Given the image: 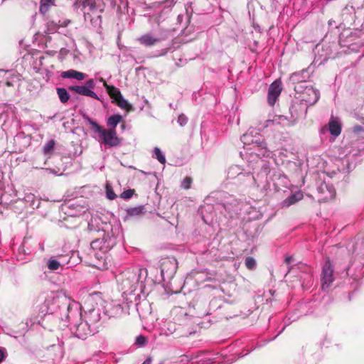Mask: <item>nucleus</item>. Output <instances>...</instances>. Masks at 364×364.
I'll return each mask as SVG.
<instances>
[{"label":"nucleus","instance_id":"nucleus-12","mask_svg":"<svg viewBox=\"0 0 364 364\" xmlns=\"http://www.w3.org/2000/svg\"><path fill=\"white\" fill-rule=\"evenodd\" d=\"M175 258H167L162 261L161 264V272L164 279H171L176 272L178 266Z\"/></svg>","mask_w":364,"mask_h":364},{"label":"nucleus","instance_id":"nucleus-13","mask_svg":"<svg viewBox=\"0 0 364 364\" xmlns=\"http://www.w3.org/2000/svg\"><path fill=\"white\" fill-rule=\"evenodd\" d=\"M317 191L318 200L323 202L333 199L336 195L334 187L326 181H323L318 185Z\"/></svg>","mask_w":364,"mask_h":364},{"label":"nucleus","instance_id":"nucleus-33","mask_svg":"<svg viewBox=\"0 0 364 364\" xmlns=\"http://www.w3.org/2000/svg\"><path fill=\"white\" fill-rule=\"evenodd\" d=\"M147 343V339L145 336L139 335L136 338L135 344L139 347L144 346Z\"/></svg>","mask_w":364,"mask_h":364},{"label":"nucleus","instance_id":"nucleus-43","mask_svg":"<svg viewBox=\"0 0 364 364\" xmlns=\"http://www.w3.org/2000/svg\"><path fill=\"white\" fill-rule=\"evenodd\" d=\"M46 171H48L49 173L57 174V171L51 168H46Z\"/></svg>","mask_w":364,"mask_h":364},{"label":"nucleus","instance_id":"nucleus-17","mask_svg":"<svg viewBox=\"0 0 364 364\" xmlns=\"http://www.w3.org/2000/svg\"><path fill=\"white\" fill-rule=\"evenodd\" d=\"M228 178L230 179H233L235 178L238 177L239 180L248 183V181L247 179V173H242L240 166H232L228 170Z\"/></svg>","mask_w":364,"mask_h":364},{"label":"nucleus","instance_id":"nucleus-29","mask_svg":"<svg viewBox=\"0 0 364 364\" xmlns=\"http://www.w3.org/2000/svg\"><path fill=\"white\" fill-rule=\"evenodd\" d=\"M106 196L109 200H114L117 198V195L114 193L112 186L109 183H107L106 186Z\"/></svg>","mask_w":364,"mask_h":364},{"label":"nucleus","instance_id":"nucleus-28","mask_svg":"<svg viewBox=\"0 0 364 364\" xmlns=\"http://www.w3.org/2000/svg\"><path fill=\"white\" fill-rule=\"evenodd\" d=\"M114 102L117 103V105L119 107H121L122 109H129L130 105H129L128 101L127 100H125L122 95H121V97L117 98Z\"/></svg>","mask_w":364,"mask_h":364},{"label":"nucleus","instance_id":"nucleus-35","mask_svg":"<svg viewBox=\"0 0 364 364\" xmlns=\"http://www.w3.org/2000/svg\"><path fill=\"white\" fill-rule=\"evenodd\" d=\"M192 183V178L191 177H186L181 182V186L184 189H188L191 188Z\"/></svg>","mask_w":364,"mask_h":364},{"label":"nucleus","instance_id":"nucleus-34","mask_svg":"<svg viewBox=\"0 0 364 364\" xmlns=\"http://www.w3.org/2000/svg\"><path fill=\"white\" fill-rule=\"evenodd\" d=\"M134 191L132 190V189H128V190H126L124 191H123L121 195H120V197L123 199H129L132 197V196L134 195Z\"/></svg>","mask_w":364,"mask_h":364},{"label":"nucleus","instance_id":"nucleus-22","mask_svg":"<svg viewBox=\"0 0 364 364\" xmlns=\"http://www.w3.org/2000/svg\"><path fill=\"white\" fill-rule=\"evenodd\" d=\"M104 86L106 88L109 96L115 101L117 98L121 97L122 94L119 90L115 87L113 85H107L106 82H104Z\"/></svg>","mask_w":364,"mask_h":364},{"label":"nucleus","instance_id":"nucleus-31","mask_svg":"<svg viewBox=\"0 0 364 364\" xmlns=\"http://www.w3.org/2000/svg\"><path fill=\"white\" fill-rule=\"evenodd\" d=\"M60 266V263L56 259H50L48 261V267L50 270H57Z\"/></svg>","mask_w":364,"mask_h":364},{"label":"nucleus","instance_id":"nucleus-42","mask_svg":"<svg viewBox=\"0 0 364 364\" xmlns=\"http://www.w3.org/2000/svg\"><path fill=\"white\" fill-rule=\"evenodd\" d=\"M151 361H152L151 358L149 357L142 363V364H151Z\"/></svg>","mask_w":364,"mask_h":364},{"label":"nucleus","instance_id":"nucleus-2","mask_svg":"<svg viewBox=\"0 0 364 364\" xmlns=\"http://www.w3.org/2000/svg\"><path fill=\"white\" fill-rule=\"evenodd\" d=\"M258 166L260 171L256 176L247 173V179L249 184H255L257 187H268L271 183H274L275 187L279 185L287 186L289 181L287 177L279 171H276L270 167V164L262 160L259 161Z\"/></svg>","mask_w":364,"mask_h":364},{"label":"nucleus","instance_id":"nucleus-21","mask_svg":"<svg viewBox=\"0 0 364 364\" xmlns=\"http://www.w3.org/2000/svg\"><path fill=\"white\" fill-rule=\"evenodd\" d=\"M329 132L332 135L338 136L341 132L340 122L335 119L331 120L329 122Z\"/></svg>","mask_w":364,"mask_h":364},{"label":"nucleus","instance_id":"nucleus-8","mask_svg":"<svg viewBox=\"0 0 364 364\" xmlns=\"http://www.w3.org/2000/svg\"><path fill=\"white\" fill-rule=\"evenodd\" d=\"M245 205V202L237 200L232 196H228L223 203L226 212L225 216L230 219L237 218Z\"/></svg>","mask_w":364,"mask_h":364},{"label":"nucleus","instance_id":"nucleus-3","mask_svg":"<svg viewBox=\"0 0 364 364\" xmlns=\"http://www.w3.org/2000/svg\"><path fill=\"white\" fill-rule=\"evenodd\" d=\"M246 154L257 157H270L272 151L267 148L263 137L256 130L250 129L241 136Z\"/></svg>","mask_w":364,"mask_h":364},{"label":"nucleus","instance_id":"nucleus-14","mask_svg":"<svg viewBox=\"0 0 364 364\" xmlns=\"http://www.w3.org/2000/svg\"><path fill=\"white\" fill-rule=\"evenodd\" d=\"M322 289H327L334 281L333 268L329 259L326 260L322 268Z\"/></svg>","mask_w":364,"mask_h":364},{"label":"nucleus","instance_id":"nucleus-40","mask_svg":"<svg viewBox=\"0 0 364 364\" xmlns=\"http://www.w3.org/2000/svg\"><path fill=\"white\" fill-rule=\"evenodd\" d=\"M121 4L126 5L127 2L126 0H119ZM117 2L116 0H112L111 2V4L112 6H115L117 5Z\"/></svg>","mask_w":364,"mask_h":364},{"label":"nucleus","instance_id":"nucleus-38","mask_svg":"<svg viewBox=\"0 0 364 364\" xmlns=\"http://www.w3.org/2000/svg\"><path fill=\"white\" fill-rule=\"evenodd\" d=\"M6 358V350L3 348H0V363L5 359Z\"/></svg>","mask_w":364,"mask_h":364},{"label":"nucleus","instance_id":"nucleus-44","mask_svg":"<svg viewBox=\"0 0 364 364\" xmlns=\"http://www.w3.org/2000/svg\"><path fill=\"white\" fill-rule=\"evenodd\" d=\"M169 107H170L171 108H172V109H175V107H174V106H173V103H170V104H169Z\"/></svg>","mask_w":364,"mask_h":364},{"label":"nucleus","instance_id":"nucleus-36","mask_svg":"<svg viewBox=\"0 0 364 364\" xmlns=\"http://www.w3.org/2000/svg\"><path fill=\"white\" fill-rule=\"evenodd\" d=\"M177 122L181 127H183L187 124L188 118L183 114H181L178 116Z\"/></svg>","mask_w":364,"mask_h":364},{"label":"nucleus","instance_id":"nucleus-9","mask_svg":"<svg viewBox=\"0 0 364 364\" xmlns=\"http://www.w3.org/2000/svg\"><path fill=\"white\" fill-rule=\"evenodd\" d=\"M170 33L169 30L159 28L157 32L147 33L137 38L138 42L146 47H151L156 43L166 40Z\"/></svg>","mask_w":364,"mask_h":364},{"label":"nucleus","instance_id":"nucleus-26","mask_svg":"<svg viewBox=\"0 0 364 364\" xmlns=\"http://www.w3.org/2000/svg\"><path fill=\"white\" fill-rule=\"evenodd\" d=\"M153 157L156 159L161 164H164L166 163V158L164 154L162 153L161 149L158 147H155L153 151Z\"/></svg>","mask_w":364,"mask_h":364},{"label":"nucleus","instance_id":"nucleus-41","mask_svg":"<svg viewBox=\"0 0 364 364\" xmlns=\"http://www.w3.org/2000/svg\"><path fill=\"white\" fill-rule=\"evenodd\" d=\"M293 260V257L292 256H287L285 257V263L287 264H289L291 261Z\"/></svg>","mask_w":364,"mask_h":364},{"label":"nucleus","instance_id":"nucleus-45","mask_svg":"<svg viewBox=\"0 0 364 364\" xmlns=\"http://www.w3.org/2000/svg\"><path fill=\"white\" fill-rule=\"evenodd\" d=\"M95 257H100V256L98 255V253H97V252L95 253Z\"/></svg>","mask_w":364,"mask_h":364},{"label":"nucleus","instance_id":"nucleus-25","mask_svg":"<svg viewBox=\"0 0 364 364\" xmlns=\"http://www.w3.org/2000/svg\"><path fill=\"white\" fill-rule=\"evenodd\" d=\"M127 213L129 216H137L144 213V206L139 205L134 208H130L127 210Z\"/></svg>","mask_w":364,"mask_h":364},{"label":"nucleus","instance_id":"nucleus-4","mask_svg":"<svg viewBox=\"0 0 364 364\" xmlns=\"http://www.w3.org/2000/svg\"><path fill=\"white\" fill-rule=\"evenodd\" d=\"M310 78V74L307 69H303L299 72L292 73L289 77V81L294 85V89L297 93H306L309 95H312L313 97L310 99H303L310 103H315L319 99L318 90L314 89L311 86L306 85L308 80Z\"/></svg>","mask_w":364,"mask_h":364},{"label":"nucleus","instance_id":"nucleus-19","mask_svg":"<svg viewBox=\"0 0 364 364\" xmlns=\"http://www.w3.org/2000/svg\"><path fill=\"white\" fill-rule=\"evenodd\" d=\"M306 111L307 108L302 103L292 105L290 107L291 116L296 119L299 118L300 115H302L303 114H306Z\"/></svg>","mask_w":364,"mask_h":364},{"label":"nucleus","instance_id":"nucleus-18","mask_svg":"<svg viewBox=\"0 0 364 364\" xmlns=\"http://www.w3.org/2000/svg\"><path fill=\"white\" fill-rule=\"evenodd\" d=\"M61 77L63 78H73L77 80H82L85 78V74L75 70H68L63 72Z\"/></svg>","mask_w":364,"mask_h":364},{"label":"nucleus","instance_id":"nucleus-20","mask_svg":"<svg viewBox=\"0 0 364 364\" xmlns=\"http://www.w3.org/2000/svg\"><path fill=\"white\" fill-rule=\"evenodd\" d=\"M303 197V195L301 192H296L294 194H291L288 198H287L285 200L282 202V206L283 207H289L292 204L295 203L296 202L300 200Z\"/></svg>","mask_w":364,"mask_h":364},{"label":"nucleus","instance_id":"nucleus-5","mask_svg":"<svg viewBox=\"0 0 364 364\" xmlns=\"http://www.w3.org/2000/svg\"><path fill=\"white\" fill-rule=\"evenodd\" d=\"M68 322V326H70L71 332L78 338L85 340L89 336L94 335L96 332L85 320L82 319V314L80 311V305L78 303V316L77 317L72 316L71 314H68V318H64Z\"/></svg>","mask_w":364,"mask_h":364},{"label":"nucleus","instance_id":"nucleus-47","mask_svg":"<svg viewBox=\"0 0 364 364\" xmlns=\"http://www.w3.org/2000/svg\"><path fill=\"white\" fill-rule=\"evenodd\" d=\"M267 122H272V123L273 122L272 121H269V120H267Z\"/></svg>","mask_w":364,"mask_h":364},{"label":"nucleus","instance_id":"nucleus-37","mask_svg":"<svg viewBox=\"0 0 364 364\" xmlns=\"http://www.w3.org/2000/svg\"><path fill=\"white\" fill-rule=\"evenodd\" d=\"M361 119L363 125H355L353 128V132L355 134H359L361 132H364V118H362Z\"/></svg>","mask_w":364,"mask_h":364},{"label":"nucleus","instance_id":"nucleus-24","mask_svg":"<svg viewBox=\"0 0 364 364\" xmlns=\"http://www.w3.org/2000/svg\"><path fill=\"white\" fill-rule=\"evenodd\" d=\"M56 90L60 101L63 104L66 103L70 99V95L68 90L63 87H58Z\"/></svg>","mask_w":364,"mask_h":364},{"label":"nucleus","instance_id":"nucleus-30","mask_svg":"<svg viewBox=\"0 0 364 364\" xmlns=\"http://www.w3.org/2000/svg\"><path fill=\"white\" fill-rule=\"evenodd\" d=\"M55 0H41V11H47L48 7L51 5H53Z\"/></svg>","mask_w":364,"mask_h":364},{"label":"nucleus","instance_id":"nucleus-27","mask_svg":"<svg viewBox=\"0 0 364 364\" xmlns=\"http://www.w3.org/2000/svg\"><path fill=\"white\" fill-rule=\"evenodd\" d=\"M55 142L53 139L49 140L43 147V152L44 154H50L54 149Z\"/></svg>","mask_w":364,"mask_h":364},{"label":"nucleus","instance_id":"nucleus-23","mask_svg":"<svg viewBox=\"0 0 364 364\" xmlns=\"http://www.w3.org/2000/svg\"><path fill=\"white\" fill-rule=\"evenodd\" d=\"M122 119V116L119 114L112 115L107 119V126L109 127V129H115L116 127L121 122Z\"/></svg>","mask_w":364,"mask_h":364},{"label":"nucleus","instance_id":"nucleus-7","mask_svg":"<svg viewBox=\"0 0 364 364\" xmlns=\"http://www.w3.org/2000/svg\"><path fill=\"white\" fill-rule=\"evenodd\" d=\"M84 119L92 126V130L98 134L99 141L101 144L109 147L117 146L120 144L121 140L117 136L115 129H105L87 116H84Z\"/></svg>","mask_w":364,"mask_h":364},{"label":"nucleus","instance_id":"nucleus-11","mask_svg":"<svg viewBox=\"0 0 364 364\" xmlns=\"http://www.w3.org/2000/svg\"><path fill=\"white\" fill-rule=\"evenodd\" d=\"M95 87V83L93 79H90L86 81L84 85H75L69 87V90L73 91L79 95L90 97L92 98L100 100L97 95L92 90Z\"/></svg>","mask_w":364,"mask_h":364},{"label":"nucleus","instance_id":"nucleus-32","mask_svg":"<svg viewBox=\"0 0 364 364\" xmlns=\"http://www.w3.org/2000/svg\"><path fill=\"white\" fill-rule=\"evenodd\" d=\"M256 261L252 257H247L245 259V265L249 269H254L256 267Z\"/></svg>","mask_w":364,"mask_h":364},{"label":"nucleus","instance_id":"nucleus-16","mask_svg":"<svg viewBox=\"0 0 364 364\" xmlns=\"http://www.w3.org/2000/svg\"><path fill=\"white\" fill-rule=\"evenodd\" d=\"M101 316L99 309H92L86 313L85 321L97 333L100 326Z\"/></svg>","mask_w":364,"mask_h":364},{"label":"nucleus","instance_id":"nucleus-39","mask_svg":"<svg viewBox=\"0 0 364 364\" xmlns=\"http://www.w3.org/2000/svg\"><path fill=\"white\" fill-rule=\"evenodd\" d=\"M48 29L50 31H55L57 29V26L53 22H50L48 23Z\"/></svg>","mask_w":364,"mask_h":364},{"label":"nucleus","instance_id":"nucleus-46","mask_svg":"<svg viewBox=\"0 0 364 364\" xmlns=\"http://www.w3.org/2000/svg\"><path fill=\"white\" fill-rule=\"evenodd\" d=\"M249 353V351L247 352L245 355H242L240 357H244L245 355L248 354Z\"/></svg>","mask_w":364,"mask_h":364},{"label":"nucleus","instance_id":"nucleus-10","mask_svg":"<svg viewBox=\"0 0 364 364\" xmlns=\"http://www.w3.org/2000/svg\"><path fill=\"white\" fill-rule=\"evenodd\" d=\"M115 245V237L109 235H104L102 238L93 240L90 246L93 251L98 250L102 253H105L110 250Z\"/></svg>","mask_w":364,"mask_h":364},{"label":"nucleus","instance_id":"nucleus-15","mask_svg":"<svg viewBox=\"0 0 364 364\" xmlns=\"http://www.w3.org/2000/svg\"><path fill=\"white\" fill-rule=\"evenodd\" d=\"M282 90V82L279 80L274 81L269 86L267 94V102L274 106Z\"/></svg>","mask_w":364,"mask_h":364},{"label":"nucleus","instance_id":"nucleus-1","mask_svg":"<svg viewBox=\"0 0 364 364\" xmlns=\"http://www.w3.org/2000/svg\"><path fill=\"white\" fill-rule=\"evenodd\" d=\"M44 301L41 308L43 314H56L62 321L68 318V314L72 316H78V303L71 300L64 294L54 291L43 294Z\"/></svg>","mask_w":364,"mask_h":364},{"label":"nucleus","instance_id":"nucleus-6","mask_svg":"<svg viewBox=\"0 0 364 364\" xmlns=\"http://www.w3.org/2000/svg\"><path fill=\"white\" fill-rule=\"evenodd\" d=\"M146 273L144 269H127L117 277V282L125 294H131L137 289L141 281V274Z\"/></svg>","mask_w":364,"mask_h":364}]
</instances>
